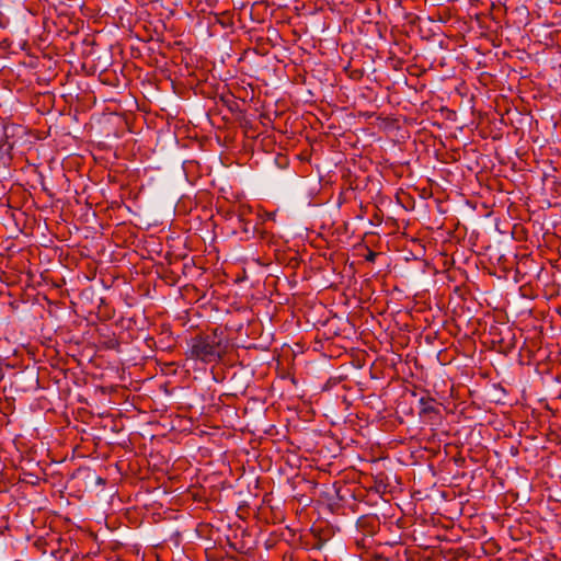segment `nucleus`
<instances>
[{"label": "nucleus", "mask_w": 561, "mask_h": 561, "mask_svg": "<svg viewBox=\"0 0 561 561\" xmlns=\"http://www.w3.org/2000/svg\"><path fill=\"white\" fill-rule=\"evenodd\" d=\"M220 341H208L207 337L197 336L192 339L190 344V356L203 362H211L219 357L217 346Z\"/></svg>", "instance_id": "f257e3e1"}, {"label": "nucleus", "mask_w": 561, "mask_h": 561, "mask_svg": "<svg viewBox=\"0 0 561 561\" xmlns=\"http://www.w3.org/2000/svg\"><path fill=\"white\" fill-rule=\"evenodd\" d=\"M243 328V324L242 323H236V322H232V323H227L225 329L226 331L228 332L229 336L231 335V333L233 332H239L241 331V329Z\"/></svg>", "instance_id": "f03ea898"}, {"label": "nucleus", "mask_w": 561, "mask_h": 561, "mask_svg": "<svg viewBox=\"0 0 561 561\" xmlns=\"http://www.w3.org/2000/svg\"><path fill=\"white\" fill-rule=\"evenodd\" d=\"M9 24V19L0 12V28H5Z\"/></svg>", "instance_id": "7ed1b4c3"}, {"label": "nucleus", "mask_w": 561, "mask_h": 561, "mask_svg": "<svg viewBox=\"0 0 561 561\" xmlns=\"http://www.w3.org/2000/svg\"><path fill=\"white\" fill-rule=\"evenodd\" d=\"M378 253L374 252V251H369L368 254L366 255V261L368 262H374L377 257Z\"/></svg>", "instance_id": "20e7f679"}, {"label": "nucleus", "mask_w": 561, "mask_h": 561, "mask_svg": "<svg viewBox=\"0 0 561 561\" xmlns=\"http://www.w3.org/2000/svg\"><path fill=\"white\" fill-rule=\"evenodd\" d=\"M221 334H222V331H221V330H219V329H216V330L214 331V335H215V336H219V335H221Z\"/></svg>", "instance_id": "39448f33"}, {"label": "nucleus", "mask_w": 561, "mask_h": 561, "mask_svg": "<svg viewBox=\"0 0 561 561\" xmlns=\"http://www.w3.org/2000/svg\"><path fill=\"white\" fill-rule=\"evenodd\" d=\"M3 378V370H2V367L0 366V380Z\"/></svg>", "instance_id": "423d86ee"}]
</instances>
